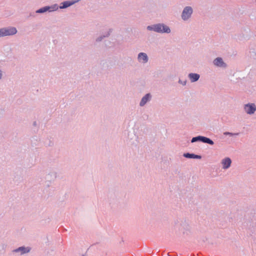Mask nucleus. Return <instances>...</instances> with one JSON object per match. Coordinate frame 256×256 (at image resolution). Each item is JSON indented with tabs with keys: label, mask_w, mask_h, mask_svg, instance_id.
I'll list each match as a JSON object with an SVG mask.
<instances>
[{
	"label": "nucleus",
	"mask_w": 256,
	"mask_h": 256,
	"mask_svg": "<svg viewBox=\"0 0 256 256\" xmlns=\"http://www.w3.org/2000/svg\"><path fill=\"white\" fill-rule=\"evenodd\" d=\"M147 30L150 31H154L158 33H166L170 34V28L164 24H157L147 26Z\"/></svg>",
	"instance_id": "obj_1"
},
{
	"label": "nucleus",
	"mask_w": 256,
	"mask_h": 256,
	"mask_svg": "<svg viewBox=\"0 0 256 256\" xmlns=\"http://www.w3.org/2000/svg\"><path fill=\"white\" fill-rule=\"evenodd\" d=\"M18 32L16 28L14 26H8L0 28V38L14 36Z\"/></svg>",
	"instance_id": "obj_2"
},
{
	"label": "nucleus",
	"mask_w": 256,
	"mask_h": 256,
	"mask_svg": "<svg viewBox=\"0 0 256 256\" xmlns=\"http://www.w3.org/2000/svg\"><path fill=\"white\" fill-rule=\"evenodd\" d=\"M193 9L190 6L184 7L182 11L181 18L184 21L188 20L192 17Z\"/></svg>",
	"instance_id": "obj_3"
},
{
	"label": "nucleus",
	"mask_w": 256,
	"mask_h": 256,
	"mask_svg": "<svg viewBox=\"0 0 256 256\" xmlns=\"http://www.w3.org/2000/svg\"><path fill=\"white\" fill-rule=\"evenodd\" d=\"M244 112L248 114H254L256 112V105L254 103H248L244 105Z\"/></svg>",
	"instance_id": "obj_4"
},
{
	"label": "nucleus",
	"mask_w": 256,
	"mask_h": 256,
	"mask_svg": "<svg viewBox=\"0 0 256 256\" xmlns=\"http://www.w3.org/2000/svg\"><path fill=\"white\" fill-rule=\"evenodd\" d=\"M58 9V6L56 4H55L52 6H46L43 8H42L36 11V13H43L46 12L47 11L48 12H53L54 10H56Z\"/></svg>",
	"instance_id": "obj_5"
},
{
	"label": "nucleus",
	"mask_w": 256,
	"mask_h": 256,
	"mask_svg": "<svg viewBox=\"0 0 256 256\" xmlns=\"http://www.w3.org/2000/svg\"><path fill=\"white\" fill-rule=\"evenodd\" d=\"M222 168L224 170H227L230 168L232 164V160L228 157L224 158L221 160Z\"/></svg>",
	"instance_id": "obj_6"
},
{
	"label": "nucleus",
	"mask_w": 256,
	"mask_h": 256,
	"mask_svg": "<svg viewBox=\"0 0 256 256\" xmlns=\"http://www.w3.org/2000/svg\"><path fill=\"white\" fill-rule=\"evenodd\" d=\"M138 60L140 63L144 64L148 62V58L146 53L142 52L138 54Z\"/></svg>",
	"instance_id": "obj_7"
},
{
	"label": "nucleus",
	"mask_w": 256,
	"mask_h": 256,
	"mask_svg": "<svg viewBox=\"0 0 256 256\" xmlns=\"http://www.w3.org/2000/svg\"><path fill=\"white\" fill-rule=\"evenodd\" d=\"M213 63L216 66L218 67L226 68V64L224 62L222 58L220 57L215 58L214 60Z\"/></svg>",
	"instance_id": "obj_8"
},
{
	"label": "nucleus",
	"mask_w": 256,
	"mask_h": 256,
	"mask_svg": "<svg viewBox=\"0 0 256 256\" xmlns=\"http://www.w3.org/2000/svg\"><path fill=\"white\" fill-rule=\"evenodd\" d=\"M30 248L29 247L20 246L12 250L14 252H20V254L28 253Z\"/></svg>",
	"instance_id": "obj_9"
},
{
	"label": "nucleus",
	"mask_w": 256,
	"mask_h": 256,
	"mask_svg": "<svg viewBox=\"0 0 256 256\" xmlns=\"http://www.w3.org/2000/svg\"><path fill=\"white\" fill-rule=\"evenodd\" d=\"M152 98V96L150 94H146L144 96L140 103V106H144L148 102H149Z\"/></svg>",
	"instance_id": "obj_10"
},
{
	"label": "nucleus",
	"mask_w": 256,
	"mask_h": 256,
	"mask_svg": "<svg viewBox=\"0 0 256 256\" xmlns=\"http://www.w3.org/2000/svg\"><path fill=\"white\" fill-rule=\"evenodd\" d=\"M78 0H71V1H65L62 2L60 4V8L63 9L67 8L68 7L74 4L76 2H78Z\"/></svg>",
	"instance_id": "obj_11"
},
{
	"label": "nucleus",
	"mask_w": 256,
	"mask_h": 256,
	"mask_svg": "<svg viewBox=\"0 0 256 256\" xmlns=\"http://www.w3.org/2000/svg\"><path fill=\"white\" fill-rule=\"evenodd\" d=\"M188 78L192 82H194L199 80L200 75L196 73H190L188 74Z\"/></svg>",
	"instance_id": "obj_12"
},
{
	"label": "nucleus",
	"mask_w": 256,
	"mask_h": 256,
	"mask_svg": "<svg viewBox=\"0 0 256 256\" xmlns=\"http://www.w3.org/2000/svg\"><path fill=\"white\" fill-rule=\"evenodd\" d=\"M183 156L184 157L188 158L200 159L202 158L200 156L196 155L194 154L185 153Z\"/></svg>",
	"instance_id": "obj_13"
},
{
	"label": "nucleus",
	"mask_w": 256,
	"mask_h": 256,
	"mask_svg": "<svg viewBox=\"0 0 256 256\" xmlns=\"http://www.w3.org/2000/svg\"><path fill=\"white\" fill-rule=\"evenodd\" d=\"M201 142H202L204 143L208 144L210 145H213L214 144V142L212 140H210V138H208L203 136H202Z\"/></svg>",
	"instance_id": "obj_14"
},
{
	"label": "nucleus",
	"mask_w": 256,
	"mask_h": 256,
	"mask_svg": "<svg viewBox=\"0 0 256 256\" xmlns=\"http://www.w3.org/2000/svg\"><path fill=\"white\" fill-rule=\"evenodd\" d=\"M202 136H198L196 137H194L192 139L191 142H196L198 141H202Z\"/></svg>",
	"instance_id": "obj_15"
},
{
	"label": "nucleus",
	"mask_w": 256,
	"mask_h": 256,
	"mask_svg": "<svg viewBox=\"0 0 256 256\" xmlns=\"http://www.w3.org/2000/svg\"><path fill=\"white\" fill-rule=\"evenodd\" d=\"M112 30H109V31L107 32V34H106V35H104L103 36H100V37H99L97 39H96V41L97 42H100L104 38H105V37H106V36H108L110 34V33L111 32Z\"/></svg>",
	"instance_id": "obj_16"
},
{
	"label": "nucleus",
	"mask_w": 256,
	"mask_h": 256,
	"mask_svg": "<svg viewBox=\"0 0 256 256\" xmlns=\"http://www.w3.org/2000/svg\"><path fill=\"white\" fill-rule=\"evenodd\" d=\"M186 82H186V80H180H180H178V83H179V84H182V86H184L186 85Z\"/></svg>",
	"instance_id": "obj_17"
},
{
	"label": "nucleus",
	"mask_w": 256,
	"mask_h": 256,
	"mask_svg": "<svg viewBox=\"0 0 256 256\" xmlns=\"http://www.w3.org/2000/svg\"><path fill=\"white\" fill-rule=\"evenodd\" d=\"M224 134L225 136L228 135V136H236V135H238V134H234V133H232V132H224Z\"/></svg>",
	"instance_id": "obj_18"
},
{
	"label": "nucleus",
	"mask_w": 256,
	"mask_h": 256,
	"mask_svg": "<svg viewBox=\"0 0 256 256\" xmlns=\"http://www.w3.org/2000/svg\"><path fill=\"white\" fill-rule=\"evenodd\" d=\"M2 75H3V72L1 70H0V80L2 78Z\"/></svg>",
	"instance_id": "obj_19"
},
{
	"label": "nucleus",
	"mask_w": 256,
	"mask_h": 256,
	"mask_svg": "<svg viewBox=\"0 0 256 256\" xmlns=\"http://www.w3.org/2000/svg\"><path fill=\"white\" fill-rule=\"evenodd\" d=\"M82 256H88L86 254H84Z\"/></svg>",
	"instance_id": "obj_20"
}]
</instances>
